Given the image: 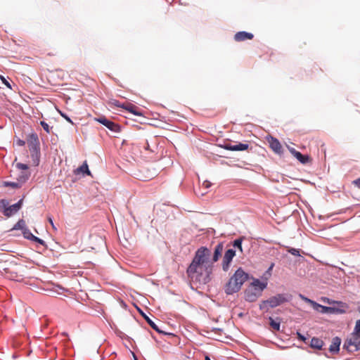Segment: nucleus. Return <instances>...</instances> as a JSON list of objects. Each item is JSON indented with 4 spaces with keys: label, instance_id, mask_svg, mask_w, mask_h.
Segmentation results:
<instances>
[{
    "label": "nucleus",
    "instance_id": "obj_6",
    "mask_svg": "<svg viewBox=\"0 0 360 360\" xmlns=\"http://www.w3.org/2000/svg\"><path fill=\"white\" fill-rule=\"evenodd\" d=\"M265 289V285H262V288H256L255 287H248L245 291V300L248 302H255L259 297L262 295V291Z\"/></svg>",
    "mask_w": 360,
    "mask_h": 360
},
{
    "label": "nucleus",
    "instance_id": "obj_4",
    "mask_svg": "<svg viewBox=\"0 0 360 360\" xmlns=\"http://www.w3.org/2000/svg\"><path fill=\"white\" fill-rule=\"evenodd\" d=\"M210 255V251L207 248L200 247L195 252L191 264L195 265H212V263L209 262Z\"/></svg>",
    "mask_w": 360,
    "mask_h": 360
},
{
    "label": "nucleus",
    "instance_id": "obj_21",
    "mask_svg": "<svg viewBox=\"0 0 360 360\" xmlns=\"http://www.w3.org/2000/svg\"><path fill=\"white\" fill-rule=\"evenodd\" d=\"M122 107L124 108L129 112L133 113L134 115H139V116H141L142 115V113H141L140 112H139L137 110L138 108L136 105H133V104H128L126 106H124L123 105Z\"/></svg>",
    "mask_w": 360,
    "mask_h": 360
},
{
    "label": "nucleus",
    "instance_id": "obj_29",
    "mask_svg": "<svg viewBox=\"0 0 360 360\" xmlns=\"http://www.w3.org/2000/svg\"><path fill=\"white\" fill-rule=\"evenodd\" d=\"M16 167L21 169V170H23L22 172H27V169H28V166L25 164H23V163H18L16 165Z\"/></svg>",
    "mask_w": 360,
    "mask_h": 360
},
{
    "label": "nucleus",
    "instance_id": "obj_15",
    "mask_svg": "<svg viewBox=\"0 0 360 360\" xmlns=\"http://www.w3.org/2000/svg\"><path fill=\"white\" fill-rule=\"evenodd\" d=\"M254 37L252 33L247 32H238L234 35V39L236 41H243L245 40H251Z\"/></svg>",
    "mask_w": 360,
    "mask_h": 360
},
{
    "label": "nucleus",
    "instance_id": "obj_36",
    "mask_svg": "<svg viewBox=\"0 0 360 360\" xmlns=\"http://www.w3.org/2000/svg\"><path fill=\"white\" fill-rule=\"evenodd\" d=\"M297 336L299 340H300L303 342H305L306 338L303 335H302L300 333L297 332Z\"/></svg>",
    "mask_w": 360,
    "mask_h": 360
},
{
    "label": "nucleus",
    "instance_id": "obj_37",
    "mask_svg": "<svg viewBox=\"0 0 360 360\" xmlns=\"http://www.w3.org/2000/svg\"><path fill=\"white\" fill-rule=\"evenodd\" d=\"M353 184H354L355 186H356L358 188H360V178H359V179H357L354 180V181H353Z\"/></svg>",
    "mask_w": 360,
    "mask_h": 360
},
{
    "label": "nucleus",
    "instance_id": "obj_16",
    "mask_svg": "<svg viewBox=\"0 0 360 360\" xmlns=\"http://www.w3.org/2000/svg\"><path fill=\"white\" fill-rule=\"evenodd\" d=\"M341 344V339L338 337L333 338L331 345H330L329 350L331 352H338L340 349V345Z\"/></svg>",
    "mask_w": 360,
    "mask_h": 360
},
{
    "label": "nucleus",
    "instance_id": "obj_11",
    "mask_svg": "<svg viewBox=\"0 0 360 360\" xmlns=\"http://www.w3.org/2000/svg\"><path fill=\"white\" fill-rule=\"evenodd\" d=\"M288 150L290 153L302 164H307L311 161V159L309 155H302L300 152L296 150L293 148L288 147Z\"/></svg>",
    "mask_w": 360,
    "mask_h": 360
},
{
    "label": "nucleus",
    "instance_id": "obj_13",
    "mask_svg": "<svg viewBox=\"0 0 360 360\" xmlns=\"http://www.w3.org/2000/svg\"><path fill=\"white\" fill-rule=\"evenodd\" d=\"M22 235H23V236H24L25 238H27V239H28V240H32V241L37 242V243H39V244H41V245H44V241L42 239H41V238H38V237H37V236H34V235L31 233V231H30V229H28L27 227H25V228L22 230Z\"/></svg>",
    "mask_w": 360,
    "mask_h": 360
},
{
    "label": "nucleus",
    "instance_id": "obj_41",
    "mask_svg": "<svg viewBox=\"0 0 360 360\" xmlns=\"http://www.w3.org/2000/svg\"><path fill=\"white\" fill-rule=\"evenodd\" d=\"M18 144L19 146H24L25 145V141H22V140H18Z\"/></svg>",
    "mask_w": 360,
    "mask_h": 360
},
{
    "label": "nucleus",
    "instance_id": "obj_32",
    "mask_svg": "<svg viewBox=\"0 0 360 360\" xmlns=\"http://www.w3.org/2000/svg\"><path fill=\"white\" fill-rule=\"evenodd\" d=\"M290 254H292V255H295V256H300V250H297V249H295V248H290L288 250Z\"/></svg>",
    "mask_w": 360,
    "mask_h": 360
},
{
    "label": "nucleus",
    "instance_id": "obj_10",
    "mask_svg": "<svg viewBox=\"0 0 360 360\" xmlns=\"http://www.w3.org/2000/svg\"><path fill=\"white\" fill-rule=\"evenodd\" d=\"M34 143L31 148H30L31 155L33 158L34 163L35 165H38L39 162V150L38 148V139L37 136L32 135Z\"/></svg>",
    "mask_w": 360,
    "mask_h": 360
},
{
    "label": "nucleus",
    "instance_id": "obj_38",
    "mask_svg": "<svg viewBox=\"0 0 360 360\" xmlns=\"http://www.w3.org/2000/svg\"><path fill=\"white\" fill-rule=\"evenodd\" d=\"M49 223L51 224V225L52 228H53V229H56V228L55 227V225H54V224H53V220H52V219H51V217H49Z\"/></svg>",
    "mask_w": 360,
    "mask_h": 360
},
{
    "label": "nucleus",
    "instance_id": "obj_44",
    "mask_svg": "<svg viewBox=\"0 0 360 360\" xmlns=\"http://www.w3.org/2000/svg\"><path fill=\"white\" fill-rule=\"evenodd\" d=\"M148 148H149V145L147 143V146L146 147V149H147V150H148Z\"/></svg>",
    "mask_w": 360,
    "mask_h": 360
},
{
    "label": "nucleus",
    "instance_id": "obj_5",
    "mask_svg": "<svg viewBox=\"0 0 360 360\" xmlns=\"http://www.w3.org/2000/svg\"><path fill=\"white\" fill-rule=\"evenodd\" d=\"M343 348L349 352L360 350V335L353 332L344 343Z\"/></svg>",
    "mask_w": 360,
    "mask_h": 360
},
{
    "label": "nucleus",
    "instance_id": "obj_35",
    "mask_svg": "<svg viewBox=\"0 0 360 360\" xmlns=\"http://www.w3.org/2000/svg\"><path fill=\"white\" fill-rule=\"evenodd\" d=\"M300 297L302 300H304V302H307V303H309V304H311V303H312V302H313V300H310V299H309V298H307V297H304V295H301V294L300 295Z\"/></svg>",
    "mask_w": 360,
    "mask_h": 360
},
{
    "label": "nucleus",
    "instance_id": "obj_31",
    "mask_svg": "<svg viewBox=\"0 0 360 360\" xmlns=\"http://www.w3.org/2000/svg\"><path fill=\"white\" fill-rule=\"evenodd\" d=\"M354 332L360 335V319L356 321Z\"/></svg>",
    "mask_w": 360,
    "mask_h": 360
},
{
    "label": "nucleus",
    "instance_id": "obj_33",
    "mask_svg": "<svg viewBox=\"0 0 360 360\" xmlns=\"http://www.w3.org/2000/svg\"><path fill=\"white\" fill-rule=\"evenodd\" d=\"M333 310V309L331 307L323 306L322 309H321V313H328V312H331Z\"/></svg>",
    "mask_w": 360,
    "mask_h": 360
},
{
    "label": "nucleus",
    "instance_id": "obj_39",
    "mask_svg": "<svg viewBox=\"0 0 360 360\" xmlns=\"http://www.w3.org/2000/svg\"><path fill=\"white\" fill-rule=\"evenodd\" d=\"M61 115L67 120L69 122L72 123V120L65 115L64 114H61Z\"/></svg>",
    "mask_w": 360,
    "mask_h": 360
},
{
    "label": "nucleus",
    "instance_id": "obj_24",
    "mask_svg": "<svg viewBox=\"0 0 360 360\" xmlns=\"http://www.w3.org/2000/svg\"><path fill=\"white\" fill-rule=\"evenodd\" d=\"M4 186H10L13 188H19L21 187L22 184L18 181L17 182L4 181Z\"/></svg>",
    "mask_w": 360,
    "mask_h": 360
},
{
    "label": "nucleus",
    "instance_id": "obj_3",
    "mask_svg": "<svg viewBox=\"0 0 360 360\" xmlns=\"http://www.w3.org/2000/svg\"><path fill=\"white\" fill-rule=\"evenodd\" d=\"M291 297L290 295L286 293L276 294L266 300L262 301L259 304V308L262 310L268 311L270 308H275L283 303L289 302L291 300Z\"/></svg>",
    "mask_w": 360,
    "mask_h": 360
},
{
    "label": "nucleus",
    "instance_id": "obj_27",
    "mask_svg": "<svg viewBox=\"0 0 360 360\" xmlns=\"http://www.w3.org/2000/svg\"><path fill=\"white\" fill-rule=\"evenodd\" d=\"M233 246L238 248L240 251L242 252V238H238L234 240Z\"/></svg>",
    "mask_w": 360,
    "mask_h": 360
},
{
    "label": "nucleus",
    "instance_id": "obj_34",
    "mask_svg": "<svg viewBox=\"0 0 360 360\" xmlns=\"http://www.w3.org/2000/svg\"><path fill=\"white\" fill-rule=\"evenodd\" d=\"M212 184L210 181L206 180V181H204L202 184V186L205 188V189H207L209 188L210 186H211Z\"/></svg>",
    "mask_w": 360,
    "mask_h": 360
},
{
    "label": "nucleus",
    "instance_id": "obj_22",
    "mask_svg": "<svg viewBox=\"0 0 360 360\" xmlns=\"http://www.w3.org/2000/svg\"><path fill=\"white\" fill-rule=\"evenodd\" d=\"M30 173L28 172H21V174L18 176L17 179L22 184L28 179Z\"/></svg>",
    "mask_w": 360,
    "mask_h": 360
},
{
    "label": "nucleus",
    "instance_id": "obj_28",
    "mask_svg": "<svg viewBox=\"0 0 360 360\" xmlns=\"http://www.w3.org/2000/svg\"><path fill=\"white\" fill-rule=\"evenodd\" d=\"M40 124L41 126L43 127V129L47 132V133H50L51 132V130H50V127L49 126V124L44 122V121H41L40 122Z\"/></svg>",
    "mask_w": 360,
    "mask_h": 360
},
{
    "label": "nucleus",
    "instance_id": "obj_8",
    "mask_svg": "<svg viewBox=\"0 0 360 360\" xmlns=\"http://www.w3.org/2000/svg\"><path fill=\"white\" fill-rule=\"evenodd\" d=\"M235 255L236 251L232 249L226 251L222 262V269L224 271H227L229 270L230 264Z\"/></svg>",
    "mask_w": 360,
    "mask_h": 360
},
{
    "label": "nucleus",
    "instance_id": "obj_17",
    "mask_svg": "<svg viewBox=\"0 0 360 360\" xmlns=\"http://www.w3.org/2000/svg\"><path fill=\"white\" fill-rule=\"evenodd\" d=\"M223 250H224V245L221 243H219L215 247L213 257H212L213 262H216L217 261H218V259H219V257L221 255Z\"/></svg>",
    "mask_w": 360,
    "mask_h": 360
},
{
    "label": "nucleus",
    "instance_id": "obj_40",
    "mask_svg": "<svg viewBox=\"0 0 360 360\" xmlns=\"http://www.w3.org/2000/svg\"><path fill=\"white\" fill-rule=\"evenodd\" d=\"M3 82L6 86L10 89L11 88L10 84L4 78L3 79Z\"/></svg>",
    "mask_w": 360,
    "mask_h": 360
},
{
    "label": "nucleus",
    "instance_id": "obj_45",
    "mask_svg": "<svg viewBox=\"0 0 360 360\" xmlns=\"http://www.w3.org/2000/svg\"><path fill=\"white\" fill-rule=\"evenodd\" d=\"M134 359H135V360H138V359H137V358H136V356L134 354Z\"/></svg>",
    "mask_w": 360,
    "mask_h": 360
},
{
    "label": "nucleus",
    "instance_id": "obj_18",
    "mask_svg": "<svg viewBox=\"0 0 360 360\" xmlns=\"http://www.w3.org/2000/svg\"><path fill=\"white\" fill-rule=\"evenodd\" d=\"M79 173L86 174L89 176L91 175V172L89 169V167H88V165L86 161L82 164V165H81L80 167H79L77 169H76L75 170V174H77Z\"/></svg>",
    "mask_w": 360,
    "mask_h": 360
},
{
    "label": "nucleus",
    "instance_id": "obj_43",
    "mask_svg": "<svg viewBox=\"0 0 360 360\" xmlns=\"http://www.w3.org/2000/svg\"><path fill=\"white\" fill-rule=\"evenodd\" d=\"M205 360H210V357L208 356H206L205 358Z\"/></svg>",
    "mask_w": 360,
    "mask_h": 360
},
{
    "label": "nucleus",
    "instance_id": "obj_14",
    "mask_svg": "<svg viewBox=\"0 0 360 360\" xmlns=\"http://www.w3.org/2000/svg\"><path fill=\"white\" fill-rule=\"evenodd\" d=\"M270 148L277 154H281L283 153V148L281 143L278 139L271 137L269 140Z\"/></svg>",
    "mask_w": 360,
    "mask_h": 360
},
{
    "label": "nucleus",
    "instance_id": "obj_25",
    "mask_svg": "<svg viewBox=\"0 0 360 360\" xmlns=\"http://www.w3.org/2000/svg\"><path fill=\"white\" fill-rule=\"evenodd\" d=\"M25 221L23 219H20L13 226L15 230H23L25 228Z\"/></svg>",
    "mask_w": 360,
    "mask_h": 360
},
{
    "label": "nucleus",
    "instance_id": "obj_46",
    "mask_svg": "<svg viewBox=\"0 0 360 360\" xmlns=\"http://www.w3.org/2000/svg\"><path fill=\"white\" fill-rule=\"evenodd\" d=\"M273 266H274V264H272L269 269H272Z\"/></svg>",
    "mask_w": 360,
    "mask_h": 360
},
{
    "label": "nucleus",
    "instance_id": "obj_42",
    "mask_svg": "<svg viewBox=\"0 0 360 360\" xmlns=\"http://www.w3.org/2000/svg\"><path fill=\"white\" fill-rule=\"evenodd\" d=\"M112 104H114L116 106H119V107L120 106V105L119 104V102L117 101H115V100L112 101ZM122 106V105H121V107Z\"/></svg>",
    "mask_w": 360,
    "mask_h": 360
},
{
    "label": "nucleus",
    "instance_id": "obj_7",
    "mask_svg": "<svg viewBox=\"0 0 360 360\" xmlns=\"http://www.w3.org/2000/svg\"><path fill=\"white\" fill-rule=\"evenodd\" d=\"M23 199H20L18 202L7 207V202L4 200H1V203L3 204L4 209L3 211L4 214L7 217H10L13 216L14 214L18 212L20 209L22 207Z\"/></svg>",
    "mask_w": 360,
    "mask_h": 360
},
{
    "label": "nucleus",
    "instance_id": "obj_2",
    "mask_svg": "<svg viewBox=\"0 0 360 360\" xmlns=\"http://www.w3.org/2000/svg\"><path fill=\"white\" fill-rule=\"evenodd\" d=\"M248 274L241 268L236 271L225 286V292L228 295L239 291L243 283L248 280Z\"/></svg>",
    "mask_w": 360,
    "mask_h": 360
},
{
    "label": "nucleus",
    "instance_id": "obj_12",
    "mask_svg": "<svg viewBox=\"0 0 360 360\" xmlns=\"http://www.w3.org/2000/svg\"><path fill=\"white\" fill-rule=\"evenodd\" d=\"M249 145L247 143H239L238 144H231V143H225L224 148L229 150L233 151H238V150H245L248 148Z\"/></svg>",
    "mask_w": 360,
    "mask_h": 360
},
{
    "label": "nucleus",
    "instance_id": "obj_23",
    "mask_svg": "<svg viewBox=\"0 0 360 360\" xmlns=\"http://www.w3.org/2000/svg\"><path fill=\"white\" fill-rule=\"evenodd\" d=\"M262 285H265V288H266L267 283L261 282L259 279H255L253 282L251 283L250 287H255L256 288H262Z\"/></svg>",
    "mask_w": 360,
    "mask_h": 360
},
{
    "label": "nucleus",
    "instance_id": "obj_20",
    "mask_svg": "<svg viewBox=\"0 0 360 360\" xmlns=\"http://www.w3.org/2000/svg\"><path fill=\"white\" fill-rule=\"evenodd\" d=\"M144 319H146V321H147V323L150 325V326L154 329L155 331H157L158 333H164V334H166L165 332H163L162 330H161L158 326L148 317L145 314H143Z\"/></svg>",
    "mask_w": 360,
    "mask_h": 360
},
{
    "label": "nucleus",
    "instance_id": "obj_9",
    "mask_svg": "<svg viewBox=\"0 0 360 360\" xmlns=\"http://www.w3.org/2000/svg\"><path fill=\"white\" fill-rule=\"evenodd\" d=\"M96 120L97 122H98L99 123L105 126L108 129H109L112 131L118 132L120 130V127L117 124L108 120L105 117L96 118Z\"/></svg>",
    "mask_w": 360,
    "mask_h": 360
},
{
    "label": "nucleus",
    "instance_id": "obj_26",
    "mask_svg": "<svg viewBox=\"0 0 360 360\" xmlns=\"http://www.w3.org/2000/svg\"><path fill=\"white\" fill-rule=\"evenodd\" d=\"M269 324L274 330L276 331L280 330V322L274 321L271 317L269 318Z\"/></svg>",
    "mask_w": 360,
    "mask_h": 360
},
{
    "label": "nucleus",
    "instance_id": "obj_19",
    "mask_svg": "<svg viewBox=\"0 0 360 360\" xmlns=\"http://www.w3.org/2000/svg\"><path fill=\"white\" fill-rule=\"evenodd\" d=\"M310 345L312 348L320 349L323 345V342L319 338H313L311 340Z\"/></svg>",
    "mask_w": 360,
    "mask_h": 360
},
{
    "label": "nucleus",
    "instance_id": "obj_30",
    "mask_svg": "<svg viewBox=\"0 0 360 360\" xmlns=\"http://www.w3.org/2000/svg\"><path fill=\"white\" fill-rule=\"evenodd\" d=\"M312 307L316 310V311H321V309H322V307L323 305L321 304H319L318 303H316V302L313 301L311 304Z\"/></svg>",
    "mask_w": 360,
    "mask_h": 360
},
{
    "label": "nucleus",
    "instance_id": "obj_1",
    "mask_svg": "<svg viewBox=\"0 0 360 360\" xmlns=\"http://www.w3.org/2000/svg\"><path fill=\"white\" fill-rule=\"evenodd\" d=\"M212 265H195L191 264L187 269V274L191 281L195 283L206 284L211 280Z\"/></svg>",
    "mask_w": 360,
    "mask_h": 360
}]
</instances>
